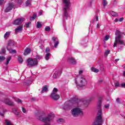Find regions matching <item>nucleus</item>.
Here are the masks:
<instances>
[{
	"instance_id": "1",
	"label": "nucleus",
	"mask_w": 125,
	"mask_h": 125,
	"mask_svg": "<svg viewBox=\"0 0 125 125\" xmlns=\"http://www.w3.org/2000/svg\"><path fill=\"white\" fill-rule=\"evenodd\" d=\"M101 103H102V98L100 97L98 102L97 109L98 110V115L96 117V120L92 125H102L104 123L103 118L102 117V110H101Z\"/></svg>"
},
{
	"instance_id": "2",
	"label": "nucleus",
	"mask_w": 125,
	"mask_h": 125,
	"mask_svg": "<svg viewBox=\"0 0 125 125\" xmlns=\"http://www.w3.org/2000/svg\"><path fill=\"white\" fill-rule=\"evenodd\" d=\"M115 35L117 36L115 37L113 47H116L118 44H121V45H125V41L121 40L122 39V33L119 30H116Z\"/></svg>"
},
{
	"instance_id": "3",
	"label": "nucleus",
	"mask_w": 125,
	"mask_h": 125,
	"mask_svg": "<svg viewBox=\"0 0 125 125\" xmlns=\"http://www.w3.org/2000/svg\"><path fill=\"white\" fill-rule=\"evenodd\" d=\"M62 2L64 3V7L63 8V18H68L69 14H68V9L70 8V0H62Z\"/></svg>"
},
{
	"instance_id": "4",
	"label": "nucleus",
	"mask_w": 125,
	"mask_h": 125,
	"mask_svg": "<svg viewBox=\"0 0 125 125\" xmlns=\"http://www.w3.org/2000/svg\"><path fill=\"white\" fill-rule=\"evenodd\" d=\"M53 119V115L49 114L47 117L43 118L42 116L39 117V120L42 121L43 123H45L44 125H50V123H49Z\"/></svg>"
},
{
	"instance_id": "5",
	"label": "nucleus",
	"mask_w": 125,
	"mask_h": 125,
	"mask_svg": "<svg viewBox=\"0 0 125 125\" xmlns=\"http://www.w3.org/2000/svg\"><path fill=\"white\" fill-rule=\"evenodd\" d=\"M27 66L29 67H35V66H37L39 63L38 62V59L37 58L32 59L28 58L27 60Z\"/></svg>"
},
{
	"instance_id": "6",
	"label": "nucleus",
	"mask_w": 125,
	"mask_h": 125,
	"mask_svg": "<svg viewBox=\"0 0 125 125\" xmlns=\"http://www.w3.org/2000/svg\"><path fill=\"white\" fill-rule=\"evenodd\" d=\"M73 117H78V116H83V112L81 108H75L71 110Z\"/></svg>"
},
{
	"instance_id": "7",
	"label": "nucleus",
	"mask_w": 125,
	"mask_h": 125,
	"mask_svg": "<svg viewBox=\"0 0 125 125\" xmlns=\"http://www.w3.org/2000/svg\"><path fill=\"white\" fill-rule=\"evenodd\" d=\"M86 84H87V81H86V80L83 76H81L79 84L78 85L81 87H83V86H85Z\"/></svg>"
},
{
	"instance_id": "8",
	"label": "nucleus",
	"mask_w": 125,
	"mask_h": 125,
	"mask_svg": "<svg viewBox=\"0 0 125 125\" xmlns=\"http://www.w3.org/2000/svg\"><path fill=\"white\" fill-rule=\"evenodd\" d=\"M23 22H24V19L19 18L14 21L13 24H14V25H18L20 26Z\"/></svg>"
},
{
	"instance_id": "9",
	"label": "nucleus",
	"mask_w": 125,
	"mask_h": 125,
	"mask_svg": "<svg viewBox=\"0 0 125 125\" xmlns=\"http://www.w3.org/2000/svg\"><path fill=\"white\" fill-rule=\"evenodd\" d=\"M15 42H14V41L10 40L8 41V44L6 46L7 49H9V48H12L13 46H14V44Z\"/></svg>"
},
{
	"instance_id": "10",
	"label": "nucleus",
	"mask_w": 125,
	"mask_h": 125,
	"mask_svg": "<svg viewBox=\"0 0 125 125\" xmlns=\"http://www.w3.org/2000/svg\"><path fill=\"white\" fill-rule=\"evenodd\" d=\"M4 103L9 106H14V103L9 99H5L3 101Z\"/></svg>"
},
{
	"instance_id": "11",
	"label": "nucleus",
	"mask_w": 125,
	"mask_h": 125,
	"mask_svg": "<svg viewBox=\"0 0 125 125\" xmlns=\"http://www.w3.org/2000/svg\"><path fill=\"white\" fill-rule=\"evenodd\" d=\"M14 7V3L13 2L9 3L8 6L5 9V12H9Z\"/></svg>"
},
{
	"instance_id": "12",
	"label": "nucleus",
	"mask_w": 125,
	"mask_h": 125,
	"mask_svg": "<svg viewBox=\"0 0 125 125\" xmlns=\"http://www.w3.org/2000/svg\"><path fill=\"white\" fill-rule=\"evenodd\" d=\"M61 73H62L61 70L56 71L53 74V78H54V79H57V78H59V77L61 76Z\"/></svg>"
},
{
	"instance_id": "13",
	"label": "nucleus",
	"mask_w": 125,
	"mask_h": 125,
	"mask_svg": "<svg viewBox=\"0 0 125 125\" xmlns=\"http://www.w3.org/2000/svg\"><path fill=\"white\" fill-rule=\"evenodd\" d=\"M23 31V25L19 26L17 28L15 29V33L17 35L18 33H22Z\"/></svg>"
},
{
	"instance_id": "14",
	"label": "nucleus",
	"mask_w": 125,
	"mask_h": 125,
	"mask_svg": "<svg viewBox=\"0 0 125 125\" xmlns=\"http://www.w3.org/2000/svg\"><path fill=\"white\" fill-rule=\"evenodd\" d=\"M51 98L52 99H53V100H58L60 98V96L57 93H52L51 94Z\"/></svg>"
},
{
	"instance_id": "15",
	"label": "nucleus",
	"mask_w": 125,
	"mask_h": 125,
	"mask_svg": "<svg viewBox=\"0 0 125 125\" xmlns=\"http://www.w3.org/2000/svg\"><path fill=\"white\" fill-rule=\"evenodd\" d=\"M67 62L71 64H73V65H76L77 64V62L76 59L73 57H69L67 59Z\"/></svg>"
},
{
	"instance_id": "16",
	"label": "nucleus",
	"mask_w": 125,
	"mask_h": 125,
	"mask_svg": "<svg viewBox=\"0 0 125 125\" xmlns=\"http://www.w3.org/2000/svg\"><path fill=\"white\" fill-rule=\"evenodd\" d=\"M30 53H31V49L29 48H26L24 50L23 54L24 55H28V54H30Z\"/></svg>"
},
{
	"instance_id": "17",
	"label": "nucleus",
	"mask_w": 125,
	"mask_h": 125,
	"mask_svg": "<svg viewBox=\"0 0 125 125\" xmlns=\"http://www.w3.org/2000/svg\"><path fill=\"white\" fill-rule=\"evenodd\" d=\"M10 36V32H7L4 35L5 40H7Z\"/></svg>"
},
{
	"instance_id": "18",
	"label": "nucleus",
	"mask_w": 125,
	"mask_h": 125,
	"mask_svg": "<svg viewBox=\"0 0 125 125\" xmlns=\"http://www.w3.org/2000/svg\"><path fill=\"white\" fill-rule=\"evenodd\" d=\"M44 91H45L46 92H47V91H48V88H47V86H46V85H44V86L42 87V93H43V92H44Z\"/></svg>"
},
{
	"instance_id": "19",
	"label": "nucleus",
	"mask_w": 125,
	"mask_h": 125,
	"mask_svg": "<svg viewBox=\"0 0 125 125\" xmlns=\"http://www.w3.org/2000/svg\"><path fill=\"white\" fill-rule=\"evenodd\" d=\"M5 125H13V124L11 123V121L8 120H6L5 121Z\"/></svg>"
},
{
	"instance_id": "20",
	"label": "nucleus",
	"mask_w": 125,
	"mask_h": 125,
	"mask_svg": "<svg viewBox=\"0 0 125 125\" xmlns=\"http://www.w3.org/2000/svg\"><path fill=\"white\" fill-rule=\"evenodd\" d=\"M11 60V56L8 57L6 59V62L5 64L8 65L9 64V62Z\"/></svg>"
},
{
	"instance_id": "21",
	"label": "nucleus",
	"mask_w": 125,
	"mask_h": 125,
	"mask_svg": "<svg viewBox=\"0 0 125 125\" xmlns=\"http://www.w3.org/2000/svg\"><path fill=\"white\" fill-rule=\"evenodd\" d=\"M110 14L112 16H113V17H117L118 16V13L114 11H111Z\"/></svg>"
},
{
	"instance_id": "22",
	"label": "nucleus",
	"mask_w": 125,
	"mask_h": 125,
	"mask_svg": "<svg viewBox=\"0 0 125 125\" xmlns=\"http://www.w3.org/2000/svg\"><path fill=\"white\" fill-rule=\"evenodd\" d=\"M12 48H10L9 49H7V50H8L10 52V53H16V50H12Z\"/></svg>"
},
{
	"instance_id": "23",
	"label": "nucleus",
	"mask_w": 125,
	"mask_h": 125,
	"mask_svg": "<svg viewBox=\"0 0 125 125\" xmlns=\"http://www.w3.org/2000/svg\"><path fill=\"white\" fill-rule=\"evenodd\" d=\"M91 69L92 71V72H94V73H98V72H99V69L95 68L94 67H92Z\"/></svg>"
},
{
	"instance_id": "24",
	"label": "nucleus",
	"mask_w": 125,
	"mask_h": 125,
	"mask_svg": "<svg viewBox=\"0 0 125 125\" xmlns=\"http://www.w3.org/2000/svg\"><path fill=\"white\" fill-rule=\"evenodd\" d=\"M13 112L16 116H19V112L17 111V109H16V108L13 109Z\"/></svg>"
},
{
	"instance_id": "25",
	"label": "nucleus",
	"mask_w": 125,
	"mask_h": 125,
	"mask_svg": "<svg viewBox=\"0 0 125 125\" xmlns=\"http://www.w3.org/2000/svg\"><path fill=\"white\" fill-rule=\"evenodd\" d=\"M50 56H51V54L49 53H47L45 56L46 60H48V59H49V57H50Z\"/></svg>"
},
{
	"instance_id": "26",
	"label": "nucleus",
	"mask_w": 125,
	"mask_h": 125,
	"mask_svg": "<svg viewBox=\"0 0 125 125\" xmlns=\"http://www.w3.org/2000/svg\"><path fill=\"white\" fill-rule=\"evenodd\" d=\"M18 60L19 63H23V58H22L21 56H19Z\"/></svg>"
},
{
	"instance_id": "27",
	"label": "nucleus",
	"mask_w": 125,
	"mask_h": 125,
	"mask_svg": "<svg viewBox=\"0 0 125 125\" xmlns=\"http://www.w3.org/2000/svg\"><path fill=\"white\" fill-rule=\"evenodd\" d=\"M108 4V2H107V1L106 0H103V5L104 6V7H105L106 5Z\"/></svg>"
},
{
	"instance_id": "28",
	"label": "nucleus",
	"mask_w": 125,
	"mask_h": 125,
	"mask_svg": "<svg viewBox=\"0 0 125 125\" xmlns=\"http://www.w3.org/2000/svg\"><path fill=\"white\" fill-rule=\"evenodd\" d=\"M5 51H6L5 48H2L1 49V51H0V54H4V53H5Z\"/></svg>"
},
{
	"instance_id": "29",
	"label": "nucleus",
	"mask_w": 125,
	"mask_h": 125,
	"mask_svg": "<svg viewBox=\"0 0 125 125\" xmlns=\"http://www.w3.org/2000/svg\"><path fill=\"white\" fill-rule=\"evenodd\" d=\"M42 23L40 22H37V28L38 29L40 28H42Z\"/></svg>"
},
{
	"instance_id": "30",
	"label": "nucleus",
	"mask_w": 125,
	"mask_h": 125,
	"mask_svg": "<svg viewBox=\"0 0 125 125\" xmlns=\"http://www.w3.org/2000/svg\"><path fill=\"white\" fill-rule=\"evenodd\" d=\"M4 60H5V57L3 56H0V62H2Z\"/></svg>"
},
{
	"instance_id": "31",
	"label": "nucleus",
	"mask_w": 125,
	"mask_h": 125,
	"mask_svg": "<svg viewBox=\"0 0 125 125\" xmlns=\"http://www.w3.org/2000/svg\"><path fill=\"white\" fill-rule=\"evenodd\" d=\"M15 101L17 103H22V100H20V99L17 98L15 99Z\"/></svg>"
},
{
	"instance_id": "32",
	"label": "nucleus",
	"mask_w": 125,
	"mask_h": 125,
	"mask_svg": "<svg viewBox=\"0 0 125 125\" xmlns=\"http://www.w3.org/2000/svg\"><path fill=\"white\" fill-rule=\"evenodd\" d=\"M45 31L46 32H49V31H50V27L49 26L46 27L45 28Z\"/></svg>"
},
{
	"instance_id": "33",
	"label": "nucleus",
	"mask_w": 125,
	"mask_h": 125,
	"mask_svg": "<svg viewBox=\"0 0 125 125\" xmlns=\"http://www.w3.org/2000/svg\"><path fill=\"white\" fill-rule=\"evenodd\" d=\"M110 39V35H106L104 37V41H108Z\"/></svg>"
},
{
	"instance_id": "34",
	"label": "nucleus",
	"mask_w": 125,
	"mask_h": 125,
	"mask_svg": "<svg viewBox=\"0 0 125 125\" xmlns=\"http://www.w3.org/2000/svg\"><path fill=\"white\" fill-rule=\"evenodd\" d=\"M58 44H59V41H57L55 43L54 47H55V48H56V47H57V46L58 45Z\"/></svg>"
},
{
	"instance_id": "35",
	"label": "nucleus",
	"mask_w": 125,
	"mask_h": 125,
	"mask_svg": "<svg viewBox=\"0 0 125 125\" xmlns=\"http://www.w3.org/2000/svg\"><path fill=\"white\" fill-rule=\"evenodd\" d=\"M25 4L26 6L30 5V4H31V1H30V0L26 1L25 2Z\"/></svg>"
},
{
	"instance_id": "36",
	"label": "nucleus",
	"mask_w": 125,
	"mask_h": 125,
	"mask_svg": "<svg viewBox=\"0 0 125 125\" xmlns=\"http://www.w3.org/2000/svg\"><path fill=\"white\" fill-rule=\"evenodd\" d=\"M36 17H37V14H34L33 16L31 17V19H32V20H34V19H36Z\"/></svg>"
},
{
	"instance_id": "37",
	"label": "nucleus",
	"mask_w": 125,
	"mask_h": 125,
	"mask_svg": "<svg viewBox=\"0 0 125 125\" xmlns=\"http://www.w3.org/2000/svg\"><path fill=\"white\" fill-rule=\"evenodd\" d=\"M57 91H58V89L56 88H54L53 90L52 93H56V92H57Z\"/></svg>"
},
{
	"instance_id": "38",
	"label": "nucleus",
	"mask_w": 125,
	"mask_h": 125,
	"mask_svg": "<svg viewBox=\"0 0 125 125\" xmlns=\"http://www.w3.org/2000/svg\"><path fill=\"white\" fill-rule=\"evenodd\" d=\"M74 101H75V103H77V104H78L79 103V102H80V99H75L74 100Z\"/></svg>"
},
{
	"instance_id": "39",
	"label": "nucleus",
	"mask_w": 125,
	"mask_h": 125,
	"mask_svg": "<svg viewBox=\"0 0 125 125\" xmlns=\"http://www.w3.org/2000/svg\"><path fill=\"white\" fill-rule=\"evenodd\" d=\"M109 53H110V50H107L105 52L104 55H106L107 56V55H108V54H109Z\"/></svg>"
},
{
	"instance_id": "40",
	"label": "nucleus",
	"mask_w": 125,
	"mask_h": 125,
	"mask_svg": "<svg viewBox=\"0 0 125 125\" xmlns=\"http://www.w3.org/2000/svg\"><path fill=\"white\" fill-rule=\"evenodd\" d=\"M36 58H37V59H38V60H41V59H42V56L37 55L36 56Z\"/></svg>"
},
{
	"instance_id": "41",
	"label": "nucleus",
	"mask_w": 125,
	"mask_h": 125,
	"mask_svg": "<svg viewBox=\"0 0 125 125\" xmlns=\"http://www.w3.org/2000/svg\"><path fill=\"white\" fill-rule=\"evenodd\" d=\"M30 24H31V22H28L26 23L25 24V27L26 28H29V26H30Z\"/></svg>"
},
{
	"instance_id": "42",
	"label": "nucleus",
	"mask_w": 125,
	"mask_h": 125,
	"mask_svg": "<svg viewBox=\"0 0 125 125\" xmlns=\"http://www.w3.org/2000/svg\"><path fill=\"white\" fill-rule=\"evenodd\" d=\"M22 111L23 113H27V110L23 107H22Z\"/></svg>"
},
{
	"instance_id": "43",
	"label": "nucleus",
	"mask_w": 125,
	"mask_h": 125,
	"mask_svg": "<svg viewBox=\"0 0 125 125\" xmlns=\"http://www.w3.org/2000/svg\"><path fill=\"white\" fill-rule=\"evenodd\" d=\"M50 51V49H49V48H46L45 50V52L46 53H48V52H49Z\"/></svg>"
},
{
	"instance_id": "44",
	"label": "nucleus",
	"mask_w": 125,
	"mask_h": 125,
	"mask_svg": "<svg viewBox=\"0 0 125 125\" xmlns=\"http://www.w3.org/2000/svg\"><path fill=\"white\" fill-rule=\"evenodd\" d=\"M120 101H121V99L119 98H118L117 99H116V102L118 103H120Z\"/></svg>"
},
{
	"instance_id": "45",
	"label": "nucleus",
	"mask_w": 125,
	"mask_h": 125,
	"mask_svg": "<svg viewBox=\"0 0 125 125\" xmlns=\"http://www.w3.org/2000/svg\"><path fill=\"white\" fill-rule=\"evenodd\" d=\"M52 40H53V41L54 42H55V41H56V40H57V38L55 37H53L52 38Z\"/></svg>"
},
{
	"instance_id": "46",
	"label": "nucleus",
	"mask_w": 125,
	"mask_h": 125,
	"mask_svg": "<svg viewBox=\"0 0 125 125\" xmlns=\"http://www.w3.org/2000/svg\"><path fill=\"white\" fill-rule=\"evenodd\" d=\"M119 82L115 83V87H118V86H119Z\"/></svg>"
},
{
	"instance_id": "47",
	"label": "nucleus",
	"mask_w": 125,
	"mask_h": 125,
	"mask_svg": "<svg viewBox=\"0 0 125 125\" xmlns=\"http://www.w3.org/2000/svg\"><path fill=\"white\" fill-rule=\"evenodd\" d=\"M39 15H42V10H40L39 13Z\"/></svg>"
},
{
	"instance_id": "48",
	"label": "nucleus",
	"mask_w": 125,
	"mask_h": 125,
	"mask_svg": "<svg viewBox=\"0 0 125 125\" xmlns=\"http://www.w3.org/2000/svg\"><path fill=\"white\" fill-rule=\"evenodd\" d=\"M123 21H124V18H120V19H119L120 22H123Z\"/></svg>"
},
{
	"instance_id": "49",
	"label": "nucleus",
	"mask_w": 125,
	"mask_h": 125,
	"mask_svg": "<svg viewBox=\"0 0 125 125\" xmlns=\"http://www.w3.org/2000/svg\"><path fill=\"white\" fill-rule=\"evenodd\" d=\"M83 70L79 71V75H82V74H83Z\"/></svg>"
},
{
	"instance_id": "50",
	"label": "nucleus",
	"mask_w": 125,
	"mask_h": 125,
	"mask_svg": "<svg viewBox=\"0 0 125 125\" xmlns=\"http://www.w3.org/2000/svg\"><path fill=\"white\" fill-rule=\"evenodd\" d=\"M104 108H105V109H108V108H109V104L104 105Z\"/></svg>"
},
{
	"instance_id": "51",
	"label": "nucleus",
	"mask_w": 125,
	"mask_h": 125,
	"mask_svg": "<svg viewBox=\"0 0 125 125\" xmlns=\"http://www.w3.org/2000/svg\"><path fill=\"white\" fill-rule=\"evenodd\" d=\"M121 86H122V87H125V83H122Z\"/></svg>"
},
{
	"instance_id": "52",
	"label": "nucleus",
	"mask_w": 125,
	"mask_h": 125,
	"mask_svg": "<svg viewBox=\"0 0 125 125\" xmlns=\"http://www.w3.org/2000/svg\"><path fill=\"white\" fill-rule=\"evenodd\" d=\"M63 121V119H59L58 120V123H60L61 122H62Z\"/></svg>"
},
{
	"instance_id": "53",
	"label": "nucleus",
	"mask_w": 125,
	"mask_h": 125,
	"mask_svg": "<svg viewBox=\"0 0 125 125\" xmlns=\"http://www.w3.org/2000/svg\"><path fill=\"white\" fill-rule=\"evenodd\" d=\"M96 21H98V16H96Z\"/></svg>"
},
{
	"instance_id": "54",
	"label": "nucleus",
	"mask_w": 125,
	"mask_h": 125,
	"mask_svg": "<svg viewBox=\"0 0 125 125\" xmlns=\"http://www.w3.org/2000/svg\"><path fill=\"white\" fill-rule=\"evenodd\" d=\"M97 27L98 28H100V25H99V23H98V24H97Z\"/></svg>"
},
{
	"instance_id": "55",
	"label": "nucleus",
	"mask_w": 125,
	"mask_h": 125,
	"mask_svg": "<svg viewBox=\"0 0 125 125\" xmlns=\"http://www.w3.org/2000/svg\"><path fill=\"white\" fill-rule=\"evenodd\" d=\"M114 21H115V22H118L119 20L118 19H116Z\"/></svg>"
},
{
	"instance_id": "56",
	"label": "nucleus",
	"mask_w": 125,
	"mask_h": 125,
	"mask_svg": "<svg viewBox=\"0 0 125 125\" xmlns=\"http://www.w3.org/2000/svg\"><path fill=\"white\" fill-rule=\"evenodd\" d=\"M0 116H1L2 117H3V114H2V113H0Z\"/></svg>"
},
{
	"instance_id": "57",
	"label": "nucleus",
	"mask_w": 125,
	"mask_h": 125,
	"mask_svg": "<svg viewBox=\"0 0 125 125\" xmlns=\"http://www.w3.org/2000/svg\"><path fill=\"white\" fill-rule=\"evenodd\" d=\"M119 60H120V59H117L115 60V61H116V62H118V61H119Z\"/></svg>"
},
{
	"instance_id": "58",
	"label": "nucleus",
	"mask_w": 125,
	"mask_h": 125,
	"mask_svg": "<svg viewBox=\"0 0 125 125\" xmlns=\"http://www.w3.org/2000/svg\"><path fill=\"white\" fill-rule=\"evenodd\" d=\"M103 82V80H100L99 81V82L100 83H102Z\"/></svg>"
},
{
	"instance_id": "59",
	"label": "nucleus",
	"mask_w": 125,
	"mask_h": 125,
	"mask_svg": "<svg viewBox=\"0 0 125 125\" xmlns=\"http://www.w3.org/2000/svg\"><path fill=\"white\" fill-rule=\"evenodd\" d=\"M91 22H92V23L93 24H94V23L95 21H91Z\"/></svg>"
},
{
	"instance_id": "60",
	"label": "nucleus",
	"mask_w": 125,
	"mask_h": 125,
	"mask_svg": "<svg viewBox=\"0 0 125 125\" xmlns=\"http://www.w3.org/2000/svg\"><path fill=\"white\" fill-rule=\"evenodd\" d=\"M1 0H0V4H2V3H1Z\"/></svg>"
},
{
	"instance_id": "61",
	"label": "nucleus",
	"mask_w": 125,
	"mask_h": 125,
	"mask_svg": "<svg viewBox=\"0 0 125 125\" xmlns=\"http://www.w3.org/2000/svg\"><path fill=\"white\" fill-rule=\"evenodd\" d=\"M123 75L125 76V71L124 72Z\"/></svg>"
},
{
	"instance_id": "62",
	"label": "nucleus",
	"mask_w": 125,
	"mask_h": 125,
	"mask_svg": "<svg viewBox=\"0 0 125 125\" xmlns=\"http://www.w3.org/2000/svg\"><path fill=\"white\" fill-rule=\"evenodd\" d=\"M124 70H125V66H124Z\"/></svg>"
},
{
	"instance_id": "63",
	"label": "nucleus",
	"mask_w": 125,
	"mask_h": 125,
	"mask_svg": "<svg viewBox=\"0 0 125 125\" xmlns=\"http://www.w3.org/2000/svg\"><path fill=\"white\" fill-rule=\"evenodd\" d=\"M76 84H77V82H76Z\"/></svg>"
},
{
	"instance_id": "64",
	"label": "nucleus",
	"mask_w": 125,
	"mask_h": 125,
	"mask_svg": "<svg viewBox=\"0 0 125 125\" xmlns=\"http://www.w3.org/2000/svg\"><path fill=\"white\" fill-rule=\"evenodd\" d=\"M98 12H99V11H98Z\"/></svg>"
}]
</instances>
